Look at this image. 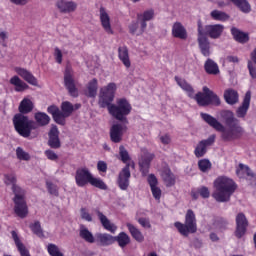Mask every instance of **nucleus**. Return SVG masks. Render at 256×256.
I'll use <instances>...</instances> for the list:
<instances>
[{"instance_id":"f257e3e1","label":"nucleus","mask_w":256,"mask_h":256,"mask_svg":"<svg viewBox=\"0 0 256 256\" xmlns=\"http://www.w3.org/2000/svg\"><path fill=\"white\" fill-rule=\"evenodd\" d=\"M200 117L207 125L221 133V139L225 142L235 141V139H241V137H243L244 130L243 127H241V122L235 117V114L231 110L220 111V117L228 129L225 128L221 122L217 121V118L208 113L202 112L200 113Z\"/></svg>"},{"instance_id":"f03ea898","label":"nucleus","mask_w":256,"mask_h":256,"mask_svg":"<svg viewBox=\"0 0 256 256\" xmlns=\"http://www.w3.org/2000/svg\"><path fill=\"white\" fill-rule=\"evenodd\" d=\"M225 26L221 24L213 25H203L201 20L197 21V31H198V46L204 57H209L211 55V42L210 39H219L223 35Z\"/></svg>"},{"instance_id":"7ed1b4c3","label":"nucleus","mask_w":256,"mask_h":256,"mask_svg":"<svg viewBox=\"0 0 256 256\" xmlns=\"http://www.w3.org/2000/svg\"><path fill=\"white\" fill-rule=\"evenodd\" d=\"M5 185H12V191L14 193V213L20 219H25L29 215V207H27V201H25V190L20 186H17V176L14 173L4 175Z\"/></svg>"},{"instance_id":"20e7f679","label":"nucleus","mask_w":256,"mask_h":256,"mask_svg":"<svg viewBox=\"0 0 256 256\" xmlns=\"http://www.w3.org/2000/svg\"><path fill=\"white\" fill-rule=\"evenodd\" d=\"M213 185L215 191L212 193V197L218 203L231 201V196L237 191V183L226 176H219L214 180Z\"/></svg>"},{"instance_id":"39448f33","label":"nucleus","mask_w":256,"mask_h":256,"mask_svg":"<svg viewBox=\"0 0 256 256\" xmlns=\"http://www.w3.org/2000/svg\"><path fill=\"white\" fill-rule=\"evenodd\" d=\"M75 182L77 187H86V185H92L96 189L101 191H107L108 186L101 178H95L88 168H78L75 174Z\"/></svg>"},{"instance_id":"423d86ee","label":"nucleus","mask_w":256,"mask_h":256,"mask_svg":"<svg viewBox=\"0 0 256 256\" xmlns=\"http://www.w3.org/2000/svg\"><path fill=\"white\" fill-rule=\"evenodd\" d=\"M131 111H133V106L127 98H118L116 104H110L108 107V113L117 121L124 123H129L127 116L131 115Z\"/></svg>"},{"instance_id":"0eeeda50","label":"nucleus","mask_w":256,"mask_h":256,"mask_svg":"<svg viewBox=\"0 0 256 256\" xmlns=\"http://www.w3.org/2000/svg\"><path fill=\"white\" fill-rule=\"evenodd\" d=\"M174 227L182 237H188L197 233V216H195V212L188 209L185 214L184 223L177 221L174 223Z\"/></svg>"},{"instance_id":"6e6552de","label":"nucleus","mask_w":256,"mask_h":256,"mask_svg":"<svg viewBox=\"0 0 256 256\" xmlns=\"http://www.w3.org/2000/svg\"><path fill=\"white\" fill-rule=\"evenodd\" d=\"M13 125L15 131L24 138L31 137V132L37 128V123L23 114H16L13 117Z\"/></svg>"},{"instance_id":"1a4fd4ad","label":"nucleus","mask_w":256,"mask_h":256,"mask_svg":"<svg viewBox=\"0 0 256 256\" xmlns=\"http://www.w3.org/2000/svg\"><path fill=\"white\" fill-rule=\"evenodd\" d=\"M115 93H117V84L115 82H110L107 86L102 87L99 93V106L102 109H105V107L109 108L113 101H115Z\"/></svg>"},{"instance_id":"9d476101","label":"nucleus","mask_w":256,"mask_h":256,"mask_svg":"<svg viewBox=\"0 0 256 256\" xmlns=\"http://www.w3.org/2000/svg\"><path fill=\"white\" fill-rule=\"evenodd\" d=\"M142 153L138 165L142 176L147 177L149 169H151V162L155 159V154L150 153L147 149H143Z\"/></svg>"},{"instance_id":"9b49d317","label":"nucleus","mask_w":256,"mask_h":256,"mask_svg":"<svg viewBox=\"0 0 256 256\" xmlns=\"http://www.w3.org/2000/svg\"><path fill=\"white\" fill-rule=\"evenodd\" d=\"M131 164H126L125 167L119 172L117 178V185L121 191H127L129 189V183L131 179Z\"/></svg>"},{"instance_id":"f8f14e48","label":"nucleus","mask_w":256,"mask_h":256,"mask_svg":"<svg viewBox=\"0 0 256 256\" xmlns=\"http://www.w3.org/2000/svg\"><path fill=\"white\" fill-rule=\"evenodd\" d=\"M247 227H249V220L247 216L240 212L236 216V230L235 236L237 239H241L247 233Z\"/></svg>"},{"instance_id":"ddd939ff","label":"nucleus","mask_w":256,"mask_h":256,"mask_svg":"<svg viewBox=\"0 0 256 256\" xmlns=\"http://www.w3.org/2000/svg\"><path fill=\"white\" fill-rule=\"evenodd\" d=\"M213 143H215V135H211L207 139L201 140L194 150L195 157H197V159L205 157V155L207 154V148L211 147Z\"/></svg>"},{"instance_id":"4468645a","label":"nucleus","mask_w":256,"mask_h":256,"mask_svg":"<svg viewBox=\"0 0 256 256\" xmlns=\"http://www.w3.org/2000/svg\"><path fill=\"white\" fill-rule=\"evenodd\" d=\"M64 86L71 97L79 96L77 86L75 85V79L73 78V74H71V70L69 69H66L64 72Z\"/></svg>"},{"instance_id":"2eb2a0df","label":"nucleus","mask_w":256,"mask_h":256,"mask_svg":"<svg viewBox=\"0 0 256 256\" xmlns=\"http://www.w3.org/2000/svg\"><path fill=\"white\" fill-rule=\"evenodd\" d=\"M155 17V10L149 9L143 13L137 14V21L140 23V30L137 35H143L147 29V21H151Z\"/></svg>"},{"instance_id":"dca6fc26","label":"nucleus","mask_w":256,"mask_h":256,"mask_svg":"<svg viewBox=\"0 0 256 256\" xmlns=\"http://www.w3.org/2000/svg\"><path fill=\"white\" fill-rule=\"evenodd\" d=\"M127 131V126L122 124H113L110 128V140L112 143H121L123 141V135Z\"/></svg>"},{"instance_id":"f3484780","label":"nucleus","mask_w":256,"mask_h":256,"mask_svg":"<svg viewBox=\"0 0 256 256\" xmlns=\"http://www.w3.org/2000/svg\"><path fill=\"white\" fill-rule=\"evenodd\" d=\"M99 247H109L115 243V236L109 233L98 232L95 234V242Z\"/></svg>"},{"instance_id":"a211bd4d","label":"nucleus","mask_w":256,"mask_h":256,"mask_svg":"<svg viewBox=\"0 0 256 256\" xmlns=\"http://www.w3.org/2000/svg\"><path fill=\"white\" fill-rule=\"evenodd\" d=\"M100 23L102 28L108 35H113V28L111 27V17L105 8L100 7Z\"/></svg>"},{"instance_id":"6ab92c4d","label":"nucleus","mask_w":256,"mask_h":256,"mask_svg":"<svg viewBox=\"0 0 256 256\" xmlns=\"http://www.w3.org/2000/svg\"><path fill=\"white\" fill-rule=\"evenodd\" d=\"M148 184L150 186L152 195L156 201L161 200V188H159L157 185H159V180H157V176L155 174H150L148 176Z\"/></svg>"},{"instance_id":"aec40b11","label":"nucleus","mask_w":256,"mask_h":256,"mask_svg":"<svg viewBox=\"0 0 256 256\" xmlns=\"http://www.w3.org/2000/svg\"><path fill=\"white\" fill-rule=\"evenodd\" d=\"M250 105H251V92H246L242 105L236 110V115L237 117H239V119L245 118V116L247 115V111H249Z\"/></svg>"},{"instance_id":"412c9836","label":"nucleus","mask_w":256,"mask_h":256,"mask_svg":"<svg viewBox=\"0 0 256 256\" xmlns=\"http://www.w3.org/2000/svg\"><path fill=\"white\" fill-rule=\"evenodd\" d=\"M15 72L17 73V75L22 77V79H24V81L29 83V85H33L34 87H37V83H38L37 78L35 76H33V74L31 72H29V70L21 68V67H16Z\"/></svg>"},{"instance_id":"4be33fe9","label":"nucleus","mask_w":256,"mask_h":256,"mask_svg":"<svg viewBox=\"0 0 256 256\" xmlns=\"http://www.w3.org/2000/svg\"><path fill=\"white\" fill-rule=\"evenodd\" d=\"M56 7L59 9L60 13H73L77 10V3L73 1L58 0L56 2Z\"/></svg>"},{"instance_id":"5701e85b","label":"nucleus","mask_w":256,"mask_h":256,"mask_svg":"<svg viewBox=\"0 0 256 256\" xmlns=\"http://www.w3.org/2000/svg\"><path fill=\"white\" fill-rule=\"evenodd\" d=\"M177 85L187 93L188 97H190V99H193L195 97V89H193V86H191V84H189V82H187V80L179 77V76H175L174 77Z\"/></svg>"},{"instance_id":"b1692460","label":"nucleus","mask_w":256,"mask_h":256,"mask_svg":"<svg viewBox=\"0 0 256 256\" xmlns=\"http://www.w3.org/2000/svg\"><path fill=\"white\" fill-rule=\"evenodd\" d=\"M118 59H120L126 69L131 68V58L129 57V48L127 46H120L118 48Z\"/></svg>"},{"instance_id":"393cba45","label":"nucleus","mask_w":256,"mask_h":256,"mask_svg":"<svg viewBox=\"0 0 256 256\" xmlns=\"http://www.w3.org/2000/svg\"><path fill=\"white\" fill-rule=\"evenodd\" d=\"M172 36L175 37V39H187V29H185V26L181 22H175L172 26Z\"/></svg>"},{"instance_id":"a878e982","label":"nucleus","mask_w":256,"mask_h":256,"mask_svg":"<svg viewBox=\"0 0 256 256\" xmlns=\"http://www.w3.org/2000/svg\"><path fill=\"white\" fill-rule=\"evenodd\" d=\"M48 145L51 149L61 148V140H59V130L57 128H52L50 130Z\"/></svg>"},{"instance_id":"bb28decb","label":"nucleus","mask_w":256,"mask_h":256,"mask_svg":"<svg viewBox=\"0 0 256 256\" xmlns=\"http://www.w3.org/2000/svg\"><path fill=\"white\" fill-rule=\"evenodd\" d=\"M97 215L102 227L106 231H109L110 233H115V231H117L116 225L111 223V221L107 219V216H105L101 211H97Z\"/></svg>"},{"instance_id":"cd10ccee","label":"nucleus","mask_w":256,"mask_h":256,"mask_svg":"<svg viewBox=\"0 0 256 256\" xmlns=\"http://www.w3.org/2000/svg\"><path fill=\"white\" fill-rule=\"evenodd\" d=\"M161 177L166 184V187H173L175 185V174L171 171V168L166 167L162 170Z\"/></svg>"},{"instance_id":"c85d7f7f","label":"nucleus","mask_w":256,"mask_h":256,"mask_svg":"<svg viewBox=\"0 0 256 256\" xmlns=\"http://www.w3.org/2000/svg\"><path fill=\"white\" fill-rule=\"evenodd\" d=\"M224 100L228 105H236V103H239V92L231 88L225 90Z\"/></svg>"},{"instance_id":"c756f323","label":"nucleus","mask_w":256,"mask_h":256,"mask_svg":"<svg viewBox=\"0 0 256 256\" xmlns=\"http://www.w3.org/2000/svg\"><path fill=\"white\" fill-rule=\"evenodd\" d=\"M126 227L131 235V237L137 241L138 243H143V241H145V236H143V233L141 232V230H139L137 227H135V225L131 224V223H127Z\"/></svg>"},{"instance_id":"7c9ffc66","label":"nucleus","mask_w":256,"mask_h":256,"mask_svg":"<svg viewBox=\"0 0 256 256\" xmlns=\"http://www.w3.org/2000/svg\"><path fill=\"white\" fill-rule=\"evenodd\" d=\"M10 85H13L15 87V91L17 93H23V91H26V89H29V85L23 82V80H21L19 76H13L10 79Z\"/></svg>"},{"instance_id":"2f4dec72","label":"nucleus","mask_w":256,"mask_h":256,"mask_svg":"<svg viewBox=\"0 0 256 256\" xmlns=\"http://www.w3.org/2000/svg\"><path fill=\"white\" fill-rule=\"evenodd\" d=\"M205 72L208 75H219V65L213 59L208 58L204 64Z\"/></svg>"},{"instance_id":"473e14b6","label":"nucleus","mask_w":256,"mask_h":256,"mask_svg":"<svg viewBox=\"0 0 256 256\" xmlns=\"http://www.w3.org/2000/svg\"><path fill=\"white\" fill-rule=\"evenodd\" d=\"M202 91H208L207 107H209V105H213L214 107H219V105H221V98H219V96L215 94V92H213L211 89H209V87L204 86Z\"/></svg>"},{"instance_id":"72a5a7b5","label":"nucleus","mask_w":256,"mask_h":256,"mask_svg":"<svg viewBox=\"0 0 256 256\" xmlns=\"http://www.w3.org/2000/svg\"><path fill=\"white\" fill-rule=\"evenodd\" d=\"M87 92L86 95L87 97L90 98H95L97 97V90L99 89V82L97 78H93L90 80L86 86Z\"/></svg>"},{"instance_id":"f704fd0d","label":"nucleus","mask_w":256,"mask_h":256,"mask_svg":"<svg viewBox=\"0 0 256 256\" xmlns=\"http://www.w3.org/2000/svg\"><path fill=\"white\" fill-rule=\"evenodd\" d=\"M33 101L29 98H24L19 105L20 115H27V113H31L33 111Z\"/></svg>"},{"instance_id":"c9c22d12","label":"nucleus","mask_w":256,"mask_h":256,"mask_svg":"<svg viewBox=\"0 0 256 256\" xmlns=\"http://www.w3.org/2000/svg\"><path fill=\"white\" fill-rule=\"evenodd\" d=\"M231 33L235 41L238 43H247L249 41V34L233 27Z\"/></svg>"},{"instance_id":"e433bc0d","label":"nucleus","mask_w":256,"mask_h":256,"mask_svg":"<svg viewBox=\"0 0 256 256\" xmlns=\"http://www.w3.org/2000/svg\"><path fill=\"white\" fill-rule=\"evenodd\" d=\"M115 241L121 249H125V247L131 243V237L125 232H120L117 236H114V243Z\"/></svg>"},{"instance_id":"4c0bfd02","label":"nucleus","mask_w":256,"mask_h":256,"mask_svg":"<svg viewBox=\"0 0 256 256\" xmlns=\"http://www.w3.org/2000/svg\"><path fill=\"white\" fill-rule=\"evenodd\" d=\"M209 97L208 91L198 92L196 95H194L193 99L197 102L199 107H207Z\"/></svg>"},{"instance_id":"58836bf2","label":"nucleus","mask_w":256,"mask_h":256,"mask_svg":"<svg viewBox=\"0 0 256 256\" xmlns=\"http://www.w3.org/2000/svg\"><path fill=\"white\" fill-rule=\"evenodd\" d=\"M79 237L83 239L86 243H95V236H93V233L89 231L86 227H81L79 231Z\"/></svg>"},{"instance_id":"ea45409f","label":"nucleus","mask_w":256,"mask_h":256,"mask_svg":"<svg viewBox=\"0 0 256 256\" xmlns=\"http://www.w3.org/2000/svg\"><path fill=\"white\" fill-rule=\"evenodd\" d=\"M210 17L214 21H221L222 23H225V21H229L231 16H229V14H227L226 12H223L221 10H213L210 13Z\"/></svg>"},{"instance_id":"a19ab883","label":"nucleus","mask_w":256,"mask_h":256,"mask_svg":"<svg viewBox=\"0 0 256 256\" xmlns=\"http://www.w3.org/2000/svg\"><path fill=\"white\" fill-rule=\"evenodd\" d=\"M34 118H35V121L38 123V125H41V127H45V125H49V121H51V118L45 112H37Z\"/></svg>"},{"instance_id":"79ce46f5","label":"nucleus","mask_w":256,"mask_h":256,"mask_svg":"<svg viewBox=\"0 0 256 256\" xmlns=\"http://www.w3.org/2000/svg\"><path fill=\"white\" fill-rule=\"evenodd\" d=\"M242 13H250L251 5L247 0H230Z\"/></svg>"},{"instance_id":"37998d69","label":"nucleus","mask_w":256,"mask_h":256,"mask_svg":"<svg viewBox=\"0 0 256 256\" xmlns=\"http://www.w3.org/2000/svg\"><path fill=\"white\" fill-rule=\"evenodd\" d=\"M32 233L36 235V237H39L40 239H43L45 237V233L43 232V228L41 227V222L35 221L34 223L29 225Z\"/></svg>"},{"instance_id":"c03bdc74","label":"nucleus","mask_w":256,"mask_h":256,"mask_svg":"<svg viewBox=\"0 0 256 256\" xmlns=\"http://www.w3.org/2000/svg\"><path fill=\"white\" fill-rule=\"evenodd\" d=\"M212 167H213V164H211V161H209V159H201L198 161V169L202 173H209Z\"/></svg>"},{"instance_id":"a18cd8bd","label":"nucleus","mask_w":256,"mask_h":256,"mask_svg":"<svg viewBox=\"0 0 256 256\" xmlns=\"http://www.w3.org/2000/svg\"><path fill=\"white\" fill-rule=\"evenodd\" d=\"M61 111L65 114L66 117H71L75 108H73V104L69 101H64L61 104Z\"/></svg>"},{"instance_id":"49530a36","label":"nucleus","mask_w":256,"mask_h":256,"mask_svg":"<svg viewBox=\"0 0 256 256\" xmlns=\"http://www.w3.org/2000/svg\"><path fill=\"white\" fill-rule=\"evenodd\" d=\"M119 156L122 163L129 165V161H131V156H129V152L127 151V149H125V146L123 145L119 147Z\"/></svg>"},{"instance_id":"de8ad7c7","label":"nucleus","mask_w":256,"mask_h":256,"mask_svg":"<svg viewBox=\"0 0 256 256\" xmlns=\"http://www.w3.org/2000/svg\"><path fill=\"white\" fill-rule=\"evenodd\" d=\"M16 157L20 161H29V159H31V156L29 155V153L25 152V150H23V148L21 147H18L16 149Z\"/></svg>"},{"instance_id":"09e8293b","label":"nucleus","mask_w":256,"mask_h":256,"mask_svg":"<svg viewBox=\"0 0 256 256\" xmlns=\"http://www.w3.org/2000/svg\"><path fill=\"white\" fill-rule=\"evenodd\" d=\"M47 251L50 256H64L59 250V247L55 244H48Z\"/></svg>"},{"instance_id":"8fccbe9b","label":"nucleus","mask_w":256,"mask_h":256,"mask_svg":"<svg viewBox=\"0 0 256 256\" xmlns=\"http://www.w3.org/2000/svg\"><path fill=\"white\" fill-rule=\"evenodd\" d=\"M53 119L55 121V123H57L58 125H65V119H67V116L59 111L58 113L54 114Z\"/></svg>"},{"instance_id":"3c124183","label":"nucleus","mask_w":256,"mask_h":256,"mask_svg":"<svg viewBox=\"0 0 256 256\" xmlns=\"http://www.w3.org/2000/svg\"><path fill=\"white\" fill-rule=\"evenodd\" d=\"M44 155L49 161H59V155H57V153L51 149L45 150Z\"/></svg>"},{"instance_id":"603ef678","label":"nucleus","mask_w":256,"mask_h":256,"mask_svg":"<svg viewBox=\"0 0 256 256\" xmlns=\"http://www.w3.org/2000/svg\"><path fill=\"white\" fill-rule=\"evenodd\" d=\"M198 191L202 199H209V197H211V192L209 191V188H207V186H201L200 188H198Z\"/></svg>"},{"instance_id":"864d4df0","label":"nucleus","mask_w":256,"mask_h":256,"mask_svg":"<svg viewBox=\"0 0 256 256\" xmlns=\"http://www.w3.org/2000/svg\"><path fill=\"white\" fill-rule=\"evenodd\" d=\"M54 58L58 65H61V63H63V52H61V49H59V47H56L54 49Z\"/></svg>"},{"instance_id":"5fc2aeb1","label":"nucleus","mask_w":256,"mask_h":256,"mask_svg":"<svg viewBox=\"0 0 256 256\" xmlns=\"http://www.w3.org/2000/svg\"><path fill=\"white\" fill-rule=\"evenodd\" d=\"M46 187L48 189V192L50 193V195H55L56 197L59 196V191L57 190V186L54 185L51 182H47L46 183Z\"/></svg>"},{"instance_id":"6e6d98bb","label":"nucleus","mask_w":256,"mask_h":256,"mask_svg":"<svg viewBox=\"0 0 256 256\" xmlns=\"http://www.w3.org/2000/svg\"><path fill=\"white\" fill-rule=\"evenodd\" d=\"M139 20L131 22V24L128 26L129 31L131 35H135L137 33V29H139Z\"/></svg>"},{"instance_id":"4d7b16f0","label":"nucleus","mask_w":256,"mask_h":256,"mask_svg":"<svg viewBox=\"0 0 256 256\" xmlns=\"http://www.w3.org/2000/svg\"><path fill=\"white\" fill-rule=\"evenodd\" d=\"M138 223L141 227H144V229H151V222L149 221V218H139Z\"/></svg>"},{"instance_id":"13d9d810","label":"nucleus","mask_w":256,"mask_h":256,"mask_svg":"<svg viewBox=\"0 0 256 256\" xmlns=\"http://www.w3.org/2000/svg\"><path fill=\"white\" fill-rule=\"evenodd\" d=\"M80 212H81L82 219H84L85 221H88V222L93 221V217H91V214H89V212H87V209L81 208Z\"/></svg>"},{"instance_id":"bf43d9fd","label":"nucleus","mask_w":256,"mask_h":256,"mask_svg":"<svg viewBox=\"0 0 256 256\" xmlns=\"http://www.w3.org/2000/svg\"><path fill=\"white\" fill-rule=\"evenodd\" d=\"M97 170L100 172V173H107V162L105 161H98L97 163Z\"/></svg>"},{"instance_id":"052dcab7","label":"nucleus","mask_w":256,"mask_h":256,"mask_svg":"<svg viewBox=\"0 0 256 256\" xmlns=\"http://www.w3.org/2000/svg\"><path fill=\"white\" fill-rule=\"evenodd\" d=\"M11 235L13 241L15 242L16 247H22L23 244L21 243V240L19 239V235H17V232L15 230H12Z\"/></svg>"},{"instance_id":"680f3d73","label":"nucleus","mask_w":256,"mask_h":256,"mask_svg":"<svg viewBox=\"0 0 256 256\" xmlns=\"http://www.w3.org/2000/svg\"><path fill=\"white\" fill-rule=\"evenodd\" d=\"M216 225L220 229H225L227 225H229V223L227 222V220H225V218H219L218 220H216Z\"/></svg>"},{"instance_id":"e2e57ef3","label":"nucleus","mask_w":256,"mask_h":256,"mask_svg":"<svg viewBox=\"0 0 256 256\" xmlns=\"http://www.w3.org/2000/svg\"><path fill=\"white\" fill-rule=\"evenodd\" d=\"M47 111L53 117L54 115H56V113H58L61 110H59V107H57L56 105H51L47 108Z\"/></svg>"},{"instance_id":"0e129e2a","label":"nucleus","mask_w":256,"mask_h":256,"mask_svg":"<svg viewBox=\"0 0 256 256\" xmlns=\"http://www.w3.org/2000/svg\"><path fill=\"white\" fill-rule=\"evenodd\" d=\"M248 69L252 79H256V67H253L251 61L248 62Z\"/></svg>"},{"instance_id":"69168bd1","label":"nucleus","mask_w":256,"mask_h":256,"mask_svg":"<svg viewBox=\"0 0 256 256\" xmlns=\"http://www.w3.org/2000/svg\"><path fill=\"white\" fill-rule=\"evenodd\" d=\"M160 141L163 145H169L171 143V136L169 134L163 135L160 137Z\"/></svg>"},{"instance_id":"338daca9","label":"nucleus","mask_w":256,"mask_h":256,"mask_svg":"<svg viewBox=\"0 0 256 256\" xmlns=\"http://www.w3.org/2000/svg\"><path fill=\"white\" fill-rule=\"evenodd\" d=\"M5 41H7V32H0V43L3 47L6 46Z\"/></svg>"},{"instance_id":"774afa93","label":"nucleus","mask_w":256,"mask_h":256,"mask_svg":"<svg viewBox=\"0 0 256 256\" xmlns=\"http://www.w3.org/2000/svg\"><path fill=\"white\" fill-rule=\"evenodd\" d=\"M11 3H14V5H27L29 3V0H10Z\"/></svg>"}]
</instances>
